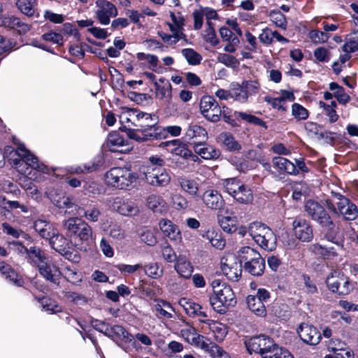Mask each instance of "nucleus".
Returning a JSON list of instances; mask_svg holds the SVG:
<instances>
[{
    "instance_id": "f257e3e1",
    "label": "nucleus",
    "mask_w": 358,
    "mask_h": 358,
    "mask_svg": "<svg viewBox=\"0 0 358 358\" xmlns=\"http://www.w3.org/2000/svg\"><path fill=\"white\" fill-rule=\"evenodd\" d=\"M304 211L321 229L324 238L337 245H342L339 235V227L336 225L328 210L318 201L307 200L303 206Z\"/></svg>"
},
{
    "instance_id": "f03ea898",
    "label": "nucleus",
    "mask_w": 358,
    "mask_h": 358,
    "mask_svg": "<svg viewBox=\"0 0 358 358\" xmlns=\"http://www.w3.org/2000/svg\"><path fill=\"white\" fill-rule=\"evenodd\" d=\"M165 161L159 155H152L139 168V177L153 187H166L171 176L164 168Z\"/></svg>"
},
{
    "instance_id": "7ed1b4c3",
    "label": "nucleus",
    "mask_w": 358,
    "mask_h": 358,
    "mask_svg": "<svg viewBox=\"0 0 358 358\" xmlns=\"http://www.w3.org/2000/svg\"><path fill=\"white\" fill-rule=\"evenodd\" d=\"M66 234L76 245L86 248L93 243L92 227L83 220L70 217L64 223Z\"/></svg>"
},
{
    "instance_id": "20e7f679",
    "label": "nucleus",
    "mask_w": 358,
    "mask_h": 358,
    "mask_svg": "<svg viewBox=\"0 0 358 358\" xmlns=\"http://www.w3.org/2000/svg\"><path fill=\"white\" fill-rule=\"evenodd\" d=\"M238 259L243 262V267L245 272L259 277L262 276L265 271V259L255 249L245 246L238 251Z\"/></svg>"
},
{
    "instance_id": "39448f33",
    "label": "nucleus",
    "mask_w": 358,
    "mask_h": 358,
    "mask_svg": "<svg viewBox=\"0 0 358 358\" xmlns=\"http://www.w3.org/2000/svg\"><path fill=\"white\" fill-rule=\"evenodd\" d=\"M139 178V175L130 168L115 166L105 174V179L109 186L120 189H127Z\"/></svg>"
},
{
    "instance_id": "423d86ee",
    "label": "nucleus",
    "mask_w": 358,
    "mask_h": 358,
    "mask_svg": "<svg viewBox=\"0 0 358 358\" xmlns=\"http://www.w3.org/2000/svg\"><path fill=\"white\" fill-rule=\"evenodd\" d=\"M209 302L215 312L224 314L228 311L229 307L235 306L237 301L231 287L229 285H224L215 293H211Z\"/></svg>"
},
{
    "instance_id": "0eeeda50",
    "label": "nucleus",
    "mask_w": 358,
    "mask_h": 358,
    "mask_svg": "<svg viewBox=\"0 0 358 358\" xmlns=\"http://www.w3.org/2000/svg\"><path fill=\"white\" fill-rule=\"evenodd\" d=\"M9 244L15 246L18 254L23 256L27 263L34 266H39L48 260L45 252L40 247L36 245L28 247V245H24L19 241H13Z\"/></svg>"
},
{
    "instance_id": "6e6552de",
    "label": "nucleus",
    "mask_w": 358,
    "mask_h": 358,
    "mask_svg": "<svg viewBox=\"0 0 358 358\" xmlns=\"http://www.w3.org/2000/svg\"><path fill=\"white\" fill-rule=\"evenodd\" d=\"M48 241L51 248L66 259L75 262L78 261L80 257L78 252L72 247L71 239L69 240L62 234H59L57 229Z\"/></svg>"
},
{
    "instance_id": "1a4fd4ad",
    "label": "nucleus",
    "mask_w": 358,
    "mask_h": 358,
    "mask_svg": "<svg viewBox=\"0 0 358 358\" xmlns=\"http://www.w3.org/2000/svg\"><path fill=\"white\" fill-rule=\"evenodd\" d=\"M270 299V292L265 288H259L255 294H249L246 297L247 307L257 317H264L266 316L265 304Z\"/></svg>"
},
{
    "instance_id": "9d476101",
    "label": "nucleus",
    "mask_w": 358,
    "mask_h": 358,
    "mask_svg": "<svg viewBox=\"0 0 358 358\" xmlns=\"http://www.w3.org/2000/svg\"><path fill=\"white\" fill-rule=\"evenodd\" d=\"M294 236L302 243H310L314 238V228L310 220L301 215L294 217L292 223Z\"/></svg>"
},
{
    "instance_id": "9b49d317",
    "label": "nucleus",
    "mask_w": 358,
    "mask_h": 358,
    "mask_svg": "<svg viewBox=\"0 0 358 358\" xmlns=\"http://www.w3.org/2000/svg\"><path fill=\"white\" fill-rule=\"evenodd\" d=\"M245 345L250 353H259L264 358L268 353L273 352L275 343L269 336L259 335L250 338Z\"/></svg>"
},
{
    "instance_id": "f8f14e48",
    "label": "nucleus",
    "mask_w": 358,
    "mask_h": 358,
    "mask_svg": "<svg viewBox=\"0 0 358 358\" xmlns=\"http://www.w3.org/2000/svg\"><path fill=\"white\" fill-rule=\"evenodd\" d=\"M199 109L202 115L208 121L213 123L219 122L220 106L213 96H203L200 101Z\"/></svg>"
},
{
    "instance_id": "ddd939ff",
    "label": "nucleus",
    "mask_w": 358,
    "mask_h": 358,
    "mask_svg": "<svg viewBox=\"0 0 358 358\" xmlns=\"http://www.w3.org/2000/svg\"><path fill=\"white\" fill-rule=\"evenodd\" d=\"M243 262L238 259V256H231L221 261V269L223 274L233 282H237L241 277Z\"/></svg>"
},
{
    "instance_id": "4468645a",
    "label": "nucleus",
    "mask_w": 358,
    "mask_h": 358,
    "mask_svg": "<svg viewBox=\"0 0 358 358\" xmlns=\"http://www.w3.org/2000/svg\"><path fill=\"white\" fill-rule=\"evenodd\" d=\"M224 122L231 125L232 127H238L240 126L239 120H244L248 123L252 124L256 126H259L265 129L268 128L266 123L260 117H257L252 114H248L242 111H234L233 113L224 116L222 118Z\"/></svg>"
},
{
    "instance_id": "2eb2a0df",
    "label": "nucleus",
    "mask_w": 358,
    "mask_h": 358,
    "mask_svg": "<svg viewBox=\"0 0 358 358\" xmlns=\"http://www.w3.org/2000/svg\"><path fill=\"white\" fill-rule=\"evenodd\" d=\"M296 332L300 339L310 345H317L322 339L321 334L318 329L313 324L306 322H302L299 325Z\"/></svg>"
},
{
    "instance_id": "dca6fc26",
    "label": "nucleus",
    "mask_w": 358,
    "mask_h": 358,
    "mask_svg": "<svg viewBox=\"0 0 358 358\" xmlns=\"http://www.w3.org/2000/svg\"><path fill=\"white\" fill-rule=\"evenodd\" d=\"M337 202L338 212L343 216L345 220L353 221L358 216V209L357 206L347 197L338 194Z\"/></svg>"
},
{
    "instance_id": "f3484780",
    "label": "nucleus",
    "mask_w": 358,
    "mask_h": 358,
    "mask_svg": "<svg viewBox=\"0 0 358 358\" xmlns=\"http://www.w3.org/2000/svg\"><path fill=\"white\" fill-rule=\"evenodd\" d=\"M111 208L124 216H134L139 212L137 205L133 201L120 196L113 199Z\"/></svg>"
},
{
    "instance_id": "a211bd4d",
    "label": "nucleus",
    "mask_w": 358,
    "mask_h": 358,
    "mask_svg": "<svg viewBox=\"0 0 358 358\" xmlns=\"http://www.w3.org/2000/svg\"><path fill=\"white\" fill-rule=\"evenodd\" d=\"M22 150H25V146L23 143H20L17 149H15L12 145H6L5 146L4 151V160L7 159L9 164L12 167L16 169L18 171H24V173L26 171H24L22 167V157L24 155V152Z\"/></svg>"
},
{
    "instance_id": "6ab92c4d",
    "label": "nucleus",
    "mask_w": 358,
    "mask_h": 358,
    "mask_svg": "<svg viewBox=\"0 0 358 358\" xmlns=\"http://www.w3.org/2000/svg\"><path fill=\"white\" fill-rule=\"evenodd\" d=\"M172 152L175 157H178L176 163L177 166L180 168H185L186 166V165H184L185 162L187 164L189 162H197L199 164L201 162L200 158L189 148L186 143L182 144L178 147H175Z\"/></svg>"
},
{
    "instance_id": "aec40b11",
    "label": "nucleus",
    "mask_w": 358,
    "mask_h": 358,
    "mask_svg": "<svg viewBox=\"0 0 358 358\" xmlns=\"http://www.w3.org/2000/svg\"><path fill=\"white\" fill-rule=\"evenodd\" d=\"M201 200L204 206L211 210H220L224 208L225 205L222 194L214 189L206 190L201 196Z\"/></svg>"
},
{
    "instance_id": "412c9836",
    "label": "nucleus",
    "mask_w": 358,
    "mask_h": 358,
    "mask_svg": "<svg viewBox=\"0 0 358 358\" xmlns=\"http://www.w3.org/2000/svg\"><path fill=\"white\" fill-rule=\"evenodd\" d=\"M185 138L192 147L208 139L206 129L198 124H190L185 130Z\"/></svg>"
},
{
    "instance_id": "4be33fe9",
    "label": "nucleus",
    "mask_w": 358,
    "mask_h": 358,
    "mask_svg": "<svg viewBox=\"0 0 358 358\" xmlns=\"http://www.w3.org/2000/svg\"><path fill=\"white\" fill-rule=\"evenodd\" d=\"M206 141H203V143L195 144L192 147L194 154L206 160H216L220 158L221 151L214 145L207 143Z\"/></svg>"
},
{
    "instance_id": "5701e85b",
    "label": "nucleus",
    "mask_w": 358,
    "mask_h": 358,
    "mask_svg": "<svg viewBox=\"0 0 358 358\" xmlns=\"http://www.w3.org/2000/svg\"><path fill=\"white\" fill-rule=\"evenodd\" d=\"M38 272L44 278L50 282L58 285L62 273L58 266L45 260L39 266H36Z\"/></svg>"
},
{
    "instance_id": "b1692460",
    "label": "nucleus",
    "mask_w": 358,
    "mask_h": 358,
    "mask_svg": "<svg viewBox=\"0 0 358 358\" xmlns=\"http://www.w3.org/2000/svg\"><path fill=\"white\" fill-rule=\"evenodd\" d=\"M139 127L138 131L142 134L144 142L162 139V127L159 126L157 122L140 124Z\"/></svg>"
},
{
    "instance_id": "393cba45",
    "label": "nucleus",
    "mask_w": 358,
    "mask_h": 358,
    "mask_svg": "<svg viewBox=\"0 0 358 358\" xmlns=\"http://www.w3.org/2000/svg\"><path fill=\"white\" fill-rule=\"evenodd\" d=\"M3 25L8 29H13L19 35H24L29 31L31 25L22 21L15 15L6 16L2 19Z\"/></svg>"
},
{
    "instance_id": "a878e982",
    "label": "nucleus",
    "mask_w": 358,
    "mask_h": 358,
    "mask_svg": "<svg viewBox=\"0 0 358 358\" xmlns=\"http://www.w3.org/2000/svg\"><path fill=\"white\" fill-rule=\"evenodd\" d=\"M24 152V155L22 157V167H26L28 169L29 167L35 169L39 172L43 173H48V168L46 165L43 163H41L38 161V159L36 156L33 155L29 150L25 148V150H22Z\"/></svg>"
},
{
    "instance_id": "bb28decb",
    "label": "nucleus",
    "mask_w": 358,
    "mask_h": 358,
    "mask_svg": "<svg viewBox=\"0 0 358 358\" xmlns=\"http://www.w3.org/2000/svg\"><path fill=\"white\" fill-rule=\"evenodd\" d=\"M159 229L164 236L171 241H180L182 238L178 227L168 219H162L159 223Z\"/></svg>"
},
{
    "instance_id": "cd10ccee",
    "label": "nucleus",
    "mask_w": 358,
    "mask_h": 358,
    "mask_svg": "<svg viewBox=\"0 0 358 358\" xmlns=\"http://www.w3.org/2000/svg\"><path fill=\"white\" fill-rule=\"evenodd\" d=\"M0 273L17 287H22L24 285L22 276L5 262H0Z\"/></svg>"
},
{
    "instance_id": "c85d7f7f",
    "label": "nucleus",
    "mask_w": 358,
    "mask_h": 358,
    "mask_svg": "<svg viewBox=\"0 0 358 358\" xmlns=\"http://www.w3.org/2000/svg\"><path fill=\"white\" fill-rule=\"evenodd\" d=\"M105 160L101 155L96 156L89 164H85L82 166H76L71 168V172L76 174L92 173L97 171L103 166Z\"/></svg>"
},
{
    "instance_id": "c756f323",
    "label": "nucleus",
    "mask_w": 358,
    "mask_h": 358,
    "mask_svg": "<svg viewBox=\"0 0 358 358\" xmlns=\"http://www.w3.org/2000/svg\"><path fill=\"white\" fill-rule=\"evenodd\" d=\"M273 167L277 169L280 174L293 176L296 173L294 163L283 157L277 156L272 159Z\"/></svg>"
},
{
    "instance_id": "7c9ffc66",
    "label": "nucleus",
    "mask_w": 358,
    "mask_h": 358,
    "mask_svg": "<svg viewBox=\"0 0 358 358\" xmlns=\"http://www.w3.org/2000/svg\"><path fill=\"white\" fill-rule=\"evenodd\" d=\"M179 303L189 317L199 316L203 318L208 317L206 313L201 310V306L191 299H182Z\"/></svg>"
},
{
    "instance_id": "2f4dec72",
    "label": "nucleus",
    "mask_w": 358,
    "mask_h": 358,
    "mask_svg": "<svg viewBox=\"0 0 358 358\" xmlns=\"http://www.w3.org/2000/svg\"><path fill=\"white\" fill-rule=\"evenodd\" d=\"M15 4L18 10L27 17L39 16L37 0H17Z\"/></svg>"
},
{
    "instance_id": "473e14b6",
    "label": "nucleus",
    "mask_w": 358,
    "mask_h": 358,
    "mask_svg": "<svg viewBox=\"0 0 358 358\" xmlns=\"http://www.w3.org/2000/svg\"><path fill=\"white\" fill-rule=\"evenodd\" d=\"M200 322L202 323L207 324L210 328V329L213 331L214 334L215 339L218 342H222L224 341V338L227 334V327L217 321H214L212 320H200Z\"/></svg>"
},
{
    "instance_id": "72a5a7b5",
    "label": "nucleus",
    "mask_w": 358,
    "mask_h": 358,
    "mask_svg": "<svg viewBox=\"0 0 358 358\" xmlns=\"http://www.w3.org/2000/svg\"><path fill=\"white\" fill-rule=\"evenodd\" d=\"M34 229L41 238L46 240H49L57 230L50 222L40 219L34 222Z\"/></svg>"
},
{
    "instance_id": "f704fd0d",
    "label": "nucleus",
    "mask_w": 358,
    "mask_h": 358,
    "mask_svg": "<svg viewBox=\"0 0 358 358\" xmlns=\"http://www.w3.org/2000/svg\"><path fill=\"white\" fill-rule=\"evenodd\" d=\"M181 189L192 196H197L199 191L198 182L192 178L186 176H180L177 179Z\"/></svg>"
},
{
    "instance_id": "c9c22d12",
    "label": "nucleus",
    "mask_w": 358,
    "mask_h": 358,
    "mask_svg": "<svg viewBox=\"0 0 358 358\" xmlns=\"http://www.w3.org/2000/svg\"><path fill=\"white\" fill-rule=\"evenodd\" d=\"M174 267L176 272L184 278H190L194 269L190 262L181 256L178 257Z\"/></svg>"
},
{
    "instance_id": "e433bc0d",
    "label": "nucleus",
    "mask_w": 358,
    "mask_h": 358,
    "mask_svg": "<svg viewBox=\"0 0 358 358\" xmlns=\"http://www.w3.org/2000/svg\"><path fill=\"white\" fill-rule=\"evenodd\" d=\"M262 249L266 251H273L276 248L277 238L273 231L268 234H264V236H258L255 241Z\"/></svg>"
},
{
    "instance_id": "4c0bfd02",
    "label": "nucleus",
    "mask_w": 358,
    "mask_h": 358,
    "mask_svg": "<svg viewBox=\"0 0 358 358\" xmlns=\"http://www.w3.org/2000/svg\"><path fill=\"white\" fill-rule=\"evenodd\" d=\"M159 81L163 83V85H160L158 84L157 81H155L154 86L156 90V94L159 98V99L162 100L165 98H168L171 99L172 97V86L170 82L166 80L164 78H160Z\"/></svg>"
},
{
    "instance_id": "58836bf2",
    "label": "nucleus",
    "mask_w": 358,
    "mask_h": 358,
    "mask_svg": "<svg viewBox=\"0 0 358 358\" xmlns=\"http://www.w3.org/2000/svg\"><path fill=\"white\" fill-rule=\"evenodd\" d=\"M231 98L234 101L243 103L248 101V97L245 92L243 84L237 82H233L230 84Z\"/></svg>"
},
{
    "instance_id": "ea45409f",
    "label": "nucleus",
    "mask_w": 358,
    "mask_h": 358,
    "mask_svg": "<svg viewBox=\"0 0 358 358\" xmlns=\"http://www.w3.org/2000/svg\"><path fill=\"white\" fill-rule=\"evenodd\" d=\"M219 139L228 151H239L241 149V144L235 139L229 132H222L219 136Z\"/></svg>"
},
{
    "instance_id": "a19ab883",
    "label": "nucleus",
    "mask_w": 358,
    "mask_h": 358,
    "mask_svg": "<svg viewBox=\"0 0 358 358\" xmlns=\"http://www.w3.org/2000/svg\"><path fill=\"white\" fill-rule=\"evenodd\" d=\"M35 299L42 306L43 308L51 314L62 311V307L50 297L42 296H35Z\"/></svg>"
},
{
    "instance_id": "79ce46f5",
    "label": "nucleus",
    "mask_w": 358,
    "mask_h": 358,
    "mask_svg": "<svg viewBox=\"0 0 358 358\" xmlns=\"http://www.w3.org/2000/svg\"><path fill=\"white\" fill-rule=\"evenodd\" d=\"M233 198L240 203H249L253 200L252 191L248 186L243 184L239 189H237Z\"/></svg>"
},
{
    "instance_id": "37998d69",
    "label": "nucleus",
    "mask_w": 358,
    "mask_h": 358,
    "mask_svg": "<svg viewBox=\"0 0 358 358\" xmlns=\"http://www.w3.org/2000/svg\"><path fill=\"white\" fill-rule=\"evenodd\" d=\"M112 339L113 341L120 340L125 343H129L133 340V336L123 326L115 324L113 326Z\"/></svg>"
},
{
    "instance_id": "c03bdc74",
    "label": "nucleus",
    "mask_w": 358,
    "mask_h": 358,
    "mask_svg": "<svg viewBox=\"0 0 358 358\" xmlns=\"http://www.w3.org/2000/svg\"><path fill=\"white\" fill-rule=\"evenodd\" d=\"M272 231L271 229L265 224L257 222L252 223L249 229V233L254 241L257 240L258 236H264V234H268Z\"/></svg>"
},
{
    "instance_id": "a18cd8bd",
    "label": "nucleus",
    "mask_w": 358,
    "mask_h": 358,
    "mask_svg": "<svg viewBox=\"0 0 358 358\" xmlns=\"http://www.w3.org/2000/svg\"><path fill=\"white\" fill-rule=\"evenodd\" d=\"M145 273L152 279H159L164 274V268L157 262L149 263L143 266Z\"/></svg>"
},
{
    "instance_id": "49530a36",
    "label": "nucleus",
    "mask_w": 358,
    "mask_h": 358,
    "mask_svg": "<svg viewBox=\"0 0 358 358\" xmlns=\"http://www.w3.org/2000/svg\"><path fill=\"white\" fill-rule=\"evenodd\" d=\"M271 21L273 22L277 27L285 30L287 27L286 16L279 10H271L268 13Z\"/></svg>"
},
{
    "instance_id": "de8ad7c7",
    "label": "nucleus",
    "mask_w": 358,
    "mask_h": 358,
    "mask_svg": "<svg viewBox=\"0 0 358 358\" xmlns=\"http://www.w3.org/2000/svg\"><path fill=\"white\" fill-rule=\"evenodd\" d=\"M220 227L228 234H232L238 229V222L235 217H222L219 220Z\"/></svg>"
},
{
    "instance_id": "09e8293b",
    "label": "nucleus",
    "mask_w": 358,
    "mask_h": 358,
    "mask_svg": "<svg viewBox=\"0 0 358 358\" xmlns=\"http://www.w3.org/2000/svg\"><path fill=\"white\" fill-rule=\"evenodd\" d=\"M273 312L275 317L280 318L282 320H287L292 315L289 306L284 303L273 306Z\"/></svg>"
},
{
    "instance_id": "8fccbe9b",
    "label": "nucleus",
    "mask_w": 358,
    "mask_h": 358,
    "mask_svg": "<svg viewBox=\"0 0 358 358\" xmlns=\"http://www.w3.org/2000/svg\"><path fill=\"white\" fill-rule=\"evenodd\" d=\"M280 241L289 250H295L300 247L301 241L294 234L292 235L287 231L282 233Z\"/></svg>"
},
{
    "instance_id": "3c124183",
    "label": "nucleus",
    "mask_w": 358,
    "mask_h": 358,
    "mask_svg": "<svg viewBox=\"0 0 358 358\" xmlns=\"http://www.w3.org/2000/svg\"><path fill=\"white\" fill-rule=\"evenodd\" d=\"M126 144H127V140H126L118 131H113L108 135L107 145L110 148V150H113L111 148L113 146L120 147Z\"/></svg>"
},
{
    "instance_id": "603ef678",
    "label": "nucleus",
    "mask_w": 358,
    "mask_h": 358,
    "mask_svg": "<svg viewBox=\"0 0 358 358\" xmlns=\"http://www.w3.org/2000/svg\"><path fill=\"white\" fill-rule=\"evenodd\" d=\"M189 65H199L201 60V55L192 48H184L181 51Z\"/></svg>"
},
{
    "instance_id": "864d4df0",
    "label": "nucleus",
    "mask_w": 358,
    "mask_h": 358,
    "mask_svg": "<svg viewBox=\"0 0 358 358\" xmlns=\"http://www.w3.org/2000/svg\"><path fill=\"white\" fill-rule=\"evenodd\" d=\"M181 333L182 334V336H189L190 334H194L196 336V337H193L192 338V341L193 342L196 344V345H199L200 347L209 352V349L210 348V345H211V343H207L205 341H202L201 343H200L199 341L201 339V338H203L204 337L200 334H197L196 333V330L193 327H190L189 329H182L181 330Z\"/></svg>"
},
{
    "instance_id": "5fc2aeb1",
    "label": "nucleus",
    "mask_w": 358,
    "mask_h": 358,
    "mask_svg": "<svg viewBox=\"0 0 358 358\" xmlns=\"http://www.w3.org/2000/svg\"><path fill=\"white\" fill-rule=\"evenodd\" d=\"M309 114V111L300 103H294L292 105V115L296 121L307 120Z\"/></svg>"
},
{
    "instance_id": "6e6d98bb",
    "label": "nucleus",
    "mask_w": 358,
    "mask_h": 358,
    "mask_svg": "<svg viewBox=\"0 0 358 358\" xmlns=\"http://www.w3.org/2000/svg\"><path fill=\"white\" fill-rule=\"evenodd\" d=\"M243 185L242 182L236 178H227L223 181L225 191L232 197L237 189H239Z\"/></svg>"
},
{
    "instance_id": "4d7b16f0",
    "label": "nucleus",
    "mask_w": 358,
    "mask_h": 358,
    "mask_svg": "<svg viewBox=\"0 0 358 358\" xmlns=\"http://www.w3.org/2000/svg\"><path fill=\"white\" fill-rule=\"evenodd\" d=\"M52 201L59 208H70L73 206L72 199L64 193L55 194Z\"/></svg>"
},
{
    "instance_id": "13d9d810",
    "label": "nucleus",
    "mask_w": 358,
    "mask_h": 358,
    "mask_svg": "<svg viewBox=\"0 0 358 358\" xmlns=\"http://www.w3.org/2000/svg\"><path fill=\"white\" fill-rule=\"evenodd\" d=\"M242 84L248 98L258 94L261 89V84L257 80H245Z\"/></svg>"
},
{
    "instance_id": "bf43d9fd",
    "label": "nucleus",
    "mask_w": 358,
    "mask_h": 358,
    "mask_svg": "<svg viewBox=\"0 0 358 358\" xmlns=\"http://www.w3.org/2000/svg\"><path fill=\"white\" fill-rule=\"evenodd\" d=\"M147 203L149 208L155 213H158L162 212L161 207L164 206L165 201L160 196L150 195L148 198Z\"/></svg>"
},
{
    "instance_id": "052dcab7",
    "label": "nucleus",
    "mask_w": 358,
    "mask_h": 358,
    "mask_svg": "<svg viewBox=\"0 0 358 358\" xmlns=\"http://www.w3.org/2000/svg\"><path fill=\"white\" fill-rule=\"evenodd\" d=\"M136 58L140 61L147 60L149 64L148 69L153 71H156L159 63L157 56L151 54H145L144 52H138L136 54Z\"/></svg>"
},
{
    "instance_id": "680f3d73",
    "label": "nucleus",
    "mask_w": 358,
    "mask_h": 358,
    "mask_svg": "<svg viewBox=\"0 0 358 358\" xmlns=\"http://www.w3.org/2000/svg\"><path fill=\"white\" fill-rule=\"evenodd\" d=\"M271 355L264 356V358H294L290 352L275 343L273 350Z\"/></svg>"
},
{
    "instance_id": "e2e57ef3",
    "label": "nucleus",
    "mask_w": 358,
    "mask_h": 358,
    "mask_svg": "<svg viewBox=\"0 0 358 358\" xmlns=\"http://www.w3.org/2000/svg\"><path fill=\"white\" fill-rule=\"evenodd\" d=\"M301 278L304 284L305 292L306 294L313 295L318 293V289L314 280H312L308 274H302Z\"/></svg>"
},
{
    "instance_id": "0e129e2a",
    "label": "nucleus",
    "mask_w": 358,
    "mask_h": 358,
    "mask_svg": "<svg viewBox=\"0 0 358 358\" xmlns=\"http://www.w3.org/2000/svg\"><path fill=\"white\" fill-rule=\"evenodd\" d=\"M83 187L84 191L92 194H100L101 186L91 178L83 180Z\"/></svg>"
},
{
    "instance_id": "69168bd1",
    "label": "nucleus",
    "mask_w": 358,
    "mask_h": 358,
    "mask_svg": "<svg viewBox=\"0 0 358 358\" xmlns=\"http://www.w3.org/2000/svg\"><path fill=\"white\" fill-rule=\"evenodd\" d=\"M41 38L45 41L52 42L59 46H62L64 44L63 36L61 34L55 32L53 31L43 34L41 36Z\"/></svg>"
},
{
    "instance_id": "338daca9",
    "label": "nucleus",
    "mask_w": 358,
    "mask_h": 358,
    "mask_svg": "<svg viewBox=\"0 0 358 358\" xmlns=\"http://www.w3.org/2000/svg\"><path fill=\"white\" fill-rule=\"evenodd\" d=\"M309 37L314 43H323L327 42L329 38V36L327 33L318 29L310 31Z\"/></svg>"
},
{
    "instance_id": "774afa93",
    "label": "nucleus",
    "mask_w": 358,
    "mask_h": 358,
    "mask_svg": "<svg viewBox=\"0 0 358 358\" xmlns=\"http://www.w3.org/2000/svg\"><path fill=\"white\" fill-rule=\"evenodd\" d=\"M209 354L213 358H231L228 352L215 343H211Z\"/></svg>"
}]
</instances>
